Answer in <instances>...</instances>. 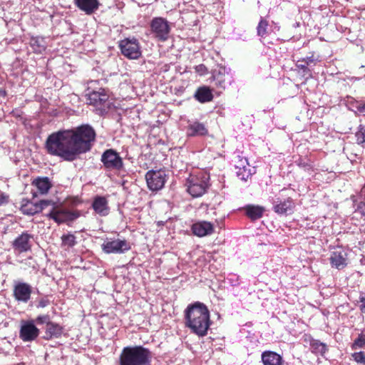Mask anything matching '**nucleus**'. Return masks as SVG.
Wrapping results in <instances>:
<instances>
[{"label":"nucleus","instance_id":"obj_5","mask_svg":"<svg viewBox=\"0 0 365 365\" xmlns=\"http://www.w3.org/2000/svg\"><path fill=\"white\" fill-rule=\"evenodd\" d=\"M86 96V101L88 104L93 106L102 114L106 111L108 108V101L109 95L107 91L103 88H98V90H93L90 91V88H88Z\"/></svg>","mask_w":365,"mask_h":365},{"label":"nucleus","instance_id":"obj_1","mask_svg":"<svg viewBox=\"0 0 365 365\" xmlns=\"http://www.w3.org/2000/svg\"><path fill=\"white\" fill-rule=\"evenodd\" d=\"M95 139L94 129L88 125H83L51 134L46 140V148L49 154L71 162L89 151Z\"/></svg>","mask_w":365,"mask_h":365},{"label":"nucleus","instance_id":"obj_46","mask_svg":"<svg viewBox=\"0 0 365 365\" xmlns=\"http://www.w3.org/2000/svg\"><path fill=\"white\" fill-rule=\"evenodd\" d=\"M48 300L41 299L38 303V306L41 307H44L48 304Z\"/></svg>","mask_w":365,"mask_h":365},{"label":"nucleus","instance_id":"obj_7","mask_svg":"<svg viewBox=\"0 0 365 365\" xmlns=\"http://www.w3.org/2000/svg\"><path fill=\"white\" fill-rule=\"evenodd\" d=\"M106 254H122L130 249V245L125 240L107 238L101 245Z\"/></svg>","mask_w":365,"mask_h":365},{"label":"nucleus","instance_id":"obj_3","mask_svg":"<svg viewBox=\"0 0 365 365\" xmlns=\"http://www.w3.org/2000/svg\"><path fill=\"white\" fill-rule=\"evenodd\" d=\"M151 352L142 346H125L120 356V365H150Z\"/></svg>","mask_w":365,"mask_h":365},{"label":"nucleus","instance_id":"obj_36","mask_svg":"<svg viewBox=\"0 0 365 365\" xmlns=\"http://www.w3.org/2000/svg\"><path fill=\"white\" fill-rule=\"evenodd\" d=\"M357 143L365 147V128H360L359 131L356 134Z\"/></svg>","mask_w":365,"mask_h":365},{"label":"nucleus","instance_id":"obj_43","mask_svg":"<svg viewBox=\"0 0 365 365\" xmlns=\"http://www.w3.org/2000/svg\"><path fill=\"white\" fill-rule=\"evenodd\" d=\"M314 59L312 56L307 57L306 58H302V62L306 63L307 66L310 65L311 63H314Z\"/></svg>","mask_w":365,"mask_h":365},{"label":"nucleus","instance_id":"obj_33","mask_svg":"<svg viewBox=\"0 0 365 365\" xmlns=\"http://www.w3.org/2000/svg\"><path fill=\"white\" fill-rule=\"evenodd\" d=\"M250 166L246 158L242 155H237L235 159V169H244L245 167Z\"/></svg>","mask_w":365,"mask_h":365},{"label":"nucleus","instance_id":"obj_34","mask_svg":"<svg viewBox=\"0 0 365 365\" xmlns=\"http://www.w3.org/2000/svg\"><path fill=\"white\" fill-rule=\"evenodd\" d=\"M365 346V334H360L352 344V349H361Z\"/></svg>","mask_w":365,"mask_h":365},{"label":"nucleus","instance_id":"obj_41","mask_svg":"<svg viewBox=\"0 0 365 365\" xmlns=\"http://www.w3.org/2000/svg\"><path fill=\"white\" fill-rule=\"evenodd\" d=\"M356 108L358 112L365 114V101L358 102Z\"/></svg>","mask_w":365,"mask_h":365},{"label":"nucleus","instance_id":"obj_9","mask_svg":"<svg viewBox=\"0 0 365 365\" xmlns=\"http://www.w3.org/2000/svg\"><path fill=\"white\" fill-rule=\"evenodd\" d=\"M101 162L107 170H119L123 168V160L113 149L106 150L101 155Z\"/></svg>","mask_w":365,"mask_h":365},{"label":"nucleus","instance_id":"obj_26","mask_svg":"<svg viewBox=\"0 0 365 365\" xmlns=\"http://www.w3.org/2000/svg\"><path fill=\"white\" fill-rule=\"evenodd\" d=\"M187 132L189 135H205L207 130L204 124L195 122L189 125Z\"/></svg>","mask_w":365,"mask_h":365},{"label":"nucleus","instance_id":"obj_10","mask_svg":"<svg viewBox=\"0 0 365 365\" xmlns=\"http://www.w3.org/2000/svg\"><path fill=\"white\" fill-rule=\"evenodd\" d=\"M40 331L33 320L22 321L19 331V337L24 342L34 341L39 335Z\"/></svg>","mask_w":365,"mask_h":365},{"label":"nucleus","instance_id":"obj_45","mask_svg":"<svg viewBox=\"0 0 365 365\" xmlns=\"http://www.w3.org/2000/svg\"><path fill=\"white\" fill-rule=\"evenodd\" d=\"M205 70H206L205 66L202 64L196 66V71L197 72L200 73L201 74H203L205 73Z\"/></svg>","mask_w":365,"mask_h":365},{"label":"nucleus","instance_id":"obj_28","mask_svg":"<svg viewBox=\"0 0 365 365\" xmlns=\"http://www.w3.org/2000/svg\"><path fill=\"white\" fill-rule=\"evenodd\" d=\"M21 210L25 215H33L41 212V207H38V203L28 202L21 206Z\"/></svg>","mask_w":365,"mask_h":365},{"label":"nucleus","instance_id":"obj_17","mask_svg":"<svg viewBox=\"0 0 365 365\" xmlns=\"http://www.w3.org/2000/svg\"><path fill=\"white\" fill-rule=\"evenodd\" d=\"M330 263L333 267L342 269L347 265V254L344 250L334 251L330 257Z\"/></svg>","mask_w":365,"mask_h":365},{"label":"nucleus","instance_id":"obj_13","mask_svg":"<svg viewBox=\"0 0 365 365\" xmlns=\"http://www.w3.org/2000/svg\"><path fill=\"white\" fill-rule=\"evenodd\" d=\"M47 217L53 219L58 224H61L69 220H73L76 215L66 210L59 208L58 206L54 210H51L46 214Z\"/></svg>","mask_w":365,"mask_h":365},{"label":"nucleus","instance_id":"obj_42","mask_svg":"<svg viewBox=\"0 0 365 365\" xmlns=\"http://www.w3.org/2000/svg\"><path fill=\"white\" fill-rule=\"evenodd\" d=\"M359 302H360V310L361 312L365 313V294H361L359 297Z\"/></svg>","mask_w":365,"mask_h":365},{"label":"nucleus","instance_id":"obj_27","mask_svg":"<svg viewBox=\"0 0 365 365\" xmlns=\"http://www.w3.org/2000/svg\"><path fill=\"white\" fill-rule=\"evenodd\" d=\"M30 46L34 52L41 53L46 49L44 40L40 37H32L30 40Z\"/></svg>","mask_w":365,"mask_h":365},{"label":"nucleus","instance_id":"obj_35","mask_svg":"<svg viewBox=\"0 0 365 365\" xmlns=\"http://www.w3.org/2000/svg\"><path fill=\"white\" fill-rule=\"evenodd\" d=\"M38 207H41V212L43 210L46 209L47 207H50V210H54L56 207V202H53L52 200H41L38 203Z\"/></svg>","mask_w":365,"mask_h":365},{"label":"nucleus","instance_id":"obj_11","mask_svg":"<svg viewBox=\"0 0 365 365\" xmlns=\"http://www.w3.org/2000/svg\"><path fill=\"white\" fill-rule=\"evenodd\" d=\"M148 187L151 190H160L165 182V173L162 170H149L145 175Z\"/></svg>","mask_w":365,"mask_h":365},{"label":"nucleus","instance_id":"obj_44","mask_svg":"<svg viewBox=\"0 0 365 365\" xmlns=\"http://www.w3.org/2000/svg\"><path fill=\"white\" fill-rule=\"evenodd\" d=\"M297 66L298 68H299L301 69H303L304 71H305L307 69V66L306 63L302 62V60H298L297 61Z\"/></svg>","mask_w":365,"mask_h":365},{"label":"nucleus","instance_id":"obj_4","mask_svg":"<svg viewBox=\"0 0 365 365\" xmlns=\"http://www.w3.org/2000/svg\"><path fill=\"white\" fill-rule=\"evenodd\" d=\"M208 182L209 175L204 172L191 175L187 179V190L193 197H201L207 191Z\"/></svg>","mask_w":365,"mask_h":365},{"label":"nucleus","instance_id":"obj_47","mask_svg":"<svg viewBox=\"0 0 365 365\" xmlns=\"http://www.w3.org/2000/svg\"><path fill=\"white\" fill-rule=\"evenodd\" d=\"M34 196H37V193H36V192H34Z\"/></svg>","mask_w":365,"mask_h":365},{"label":"nucleus","instance_id":"obj_20","mask_svg":"<svg viewBox=\"0 0 365 365\" xmlns=\"http://www.w3.org/2000/svg\"><path fill=\"white\" fill-rule=\"evenodd\" d=\"M263 365H282L283 359L281 355L272 351H265L262 354Z\"/></svg>","mask_w":365,"mask_h":365},{"label":"nucleus","instance_id":"obj_30","mask_svg":"<svg viewBox=\"0 0 365 365\" xmlns=\"http://www.w3.org/2000/svg\"><path fill=\"white\" fill-rule=\"evenodd\" d=\"M312 352L323 355L327 350V345L318 340H312L310 343Z\"/></svg>","mask_w":365,"mask_h":365},{"label":"nucleus","instance_id":"obj_12","mask_svg":"<svg viewBox=\"0 0 365 365\" xmlns=\"http://www.w3.org/2000/svg\"><path fill=\"white\" fill-rule=\"evenodd\" d=\"M13 292L17 302L27 303L31 299L32 287L26 282H17L14 284Z\"/></svg>","mask_w":365,"mask_h":365},{"label":"nucleus","instance_id":"obj_38","mask_svg":"<svg viewBox=\"0 0 365 365\" xmlns=\"http://www.w3.org/2000/svg\"><path fill=\"white\" fill-rule=\"evenodd\" d=\"M36 322L38 324H46V326L48 325V323H50V319H49V317L48 315H41V316H38L36 319Z\"/></svg>","mask_w":365,"mask_h":365},{"label":"nucleus","instance_id":"obj_16","mask_svg":"<svg viewBox=\"0 0 365 365\" xmlns=\"http://www.w3.org/2000/svg\"><path fill=\"white\" fill-rule=\"evenodd\" d=\"M192 231L196 236L205 237L213 232L214 226L210 222L200 221L192 225Z\"/></svg>","mask_w":365,"mask_h":365},{"label":"nucleus","instance_id":"obj_24","mask_svg":"<svg viewBox=\"0 0 365 365\" xmlns=\"http://www.w3.org/2000/svg\"><path fill=\"white\" fill-rule=\"evenodd\" d=\"M246 215L252 220H256L262 217L264 212V208L259 205H247L245 207Z\"/></svg>","mask_w":365,"mask_h":365},{"label":"nucleus","instance_id":"obj_23","mask_svg":"<svg viewBox=\"0 0 365 365\" xmlns=\"http://www.w3.org/2000/svg\"><path fill=\"white\" fill-rule=\"evenodd\" d=\"M33 185L36 187L37 192L40 195L46 194L51 187V183L47 177L36 178L34 180Z\"/></svg>","mask_w":365,"mask_h":365},{"label":"nucleus","instance_id":"obj_37","mask_svg":"<svg viewBox=\"0 0 365 365\" xmlns=\"http://www.w3.org/2000/svg\"><path fill=\"white\" fill-rule=\"evenodd\" d=\"M353 359L358 364H365V354L363 351L355 352L351 354Z\"/></svg>","mask_w":365,"mask_h":365},{"label":"nucleus","instance_id":"obj_39","mask_svg":"<svg viewBox=\"0 0 365 365\" xmlns=\"http://www.w3.org/2000/svg\"><path fill=\"white\" fill-rule=\"evenodd\" d=\"M356 214H359L361 215V217H363L365 220V204L361 202L355 211Z\"/></svg>","mask_w":365,"mask_h":365},{"label":"nucleus","instance_id":"obj_19","mask_svg":"<svg viewBox=\"0 0 365 365\" xmlns=\"http://www.w3.org/2000/svg\"><path fill=\"white\" fill-rule=\"evenodd\" d=\"M92 207L95 212L101 216H106L109 213L110 209L108 202L105 197H96L93 202Z\"/></svg>","mask_w":365,"mask_h":365},{"label":"nucleus","instance_id":"obj_31","mask_svg":"<svg viewBox=\"0 0 365 365\" xmlns=\"http://www.w3.org/2000/svg\"><path fill=\"white\" fill-rule=\"evenodd\" d=\"M62 246L71 248L76 244V237L73 234L63 235L61 237Z\"/></svg>","mask_w":365,"mask_h":365},{"label":"nucleus","instance_id":"obj_32","mask_svg":"<svg viewBox=\"0 0 365 365\" xmlns=\"http://www.w3.org/2000/svg\"><path fill=\"white\" fill-rule=\"evenodd\" d=\"M267 27L268 21L262 18L257 27V35L264 37L267 34Z\"/></svg>","mask_w":365,"mask_h":365},{"label":"nucleus","instance_id":"obj_8","mask_svg":"<svg viewBox=\"0 0 365 365\" xmlns=\"http://www.w3.org/2000/svg\"><path fill=\"white\" fill-rule=\"evenodd\" d=\"M152 34L159 41H165L168 38L170 27L168 21L162 17L154 18L150 24Z\"/></svg>","mask_w":365,"mask_h":365},{"label":"nucleus","instance_id":"obj_29","mask_svg":"<svg viewBox=\"0 0 365 365\" xmlns=\"http://www.w3.org/2000/svg\"><path fill=\"white\" fill-rule=\"evenodd\" d=\"M255 170L254 167L247 166L244 169H237V176L243 181H247L254 173Z\"/></svg>","mask_w":365,"mask_h":365},{"label":"nucleus","instance_id":"obj_25","mask_svg":"<svg viewBox=\"0 0 365 365\" xmlns=\"http://www.w3.org/2000/svg\"><path fill=\"white\" fill-rule=\"evenodd\" d=\"M195 97L199 102L205 103L211 101L213 96L209 88L203 86L197 89L195 94Z\"/></svg>","mask_w":365,"mask_h":365},{"label":"nucleus","instance_id":"obj_22","mask_svg":"<svg viewBox=\"0 0 365 365\" xmlns=\"http://www.w3.org/2000/svg\"><path fill=\"white\" fill-rule=\"evenodd\" d=\"M63 333V328L59 324L50 322L46 327L45 336L46 339L52 338H58Z\"/></svg>","mask_w":365,"mask_h":365},{"label":"nucleus","instance_id":"obj_18","mask_svg":"<svg viewBox=\"0 0 365 365\" xmlns=\"http://www.w3.org/2000/svg\"><path fill=\"white\" fill-rule=\"evenodd\" d=\"M77 7L85 12L87 15H91L96 11L100 6L98 0H75Z\"/></svg>","mask_w":365,"mask_h":365},{"label":"nucleus","instance_id":"obj_2","mask_svg":"<svg viewBox=\"0 0 365 365\" xmlns=\"http://www.w3.org/2000/svg\"><path fill=\"white\" fill-rule=\"evenodd\" d=\"M185 324L198 336H205L211 325L210 312L201 302L190 304L185 310Z\"/></svg>","mask_w":365,"mask_h":365},{"label":"nucleus","instance_id":"obj_21","mask_svg":"<svg viewBox=\"0 0 365 365\" xmlns=\"http://www.w3.org/2000/svg\"><path fill=\"white\" fill-rule=\"evenodd\" d=\"M215 85L217 87L225 89L227 86L231 85L233 81V77L231 73L226 72L225 69L223 68L222 71H220L215 76Z\"/></svg>","mask_w":365,"mask_h":365},{"label":"nucleus","instance_id":"obj_14","mask_svg":"<svg viewBox=\"0 0 365 365\" xmlns=\"http://www.w3.org/2000/svg\"><path fill=\"white\" fill-rule=\"evenodd\" d=\"M273 210L274 211L279 215H289L293 212L295 204L291 197L282 200L279 198H277L273 202Z\"/></svg>","mask_w":365,"mask_h":365},{"label":"nucleus","instance_id":"obj_6","mask_svg":"<svg viewBox=\"0 0 365 365\" xmlns=\"http://www.w3.org/2000/svg\"><path fill=\"white\" fill-rule=\"evenodd\" d=\"M122 54L129 59H138L141 56L138 41L135 38H125L119 42Z\"/></svg>","mask_w":365,"mask_h":365},{"label":"nucleus","instance_id":"obj_40","mask_svg":"<svg viewBox=\"0 0 365 365\" xmlns=\"http://www.w3.org/2000/svg\"><path fill=\"white\" fill-rule=\"evenodd\" d=\"M9 195L0 190V207L9 202Z\"/></svg>","mask_w":365,"mask_h":365},{"label":"nucleus","instance_id":"obj_15","mask_svg":"<svg viewBox=\"0 0 365 365\" xmlns=\"http://www.w3.org/2000/svg\"><path fill=\"white\" fill-rule=\"evenodd\" d=\"M33 236L27 232H23L17 237L12 243L14 250L19 252L29 250L31 247V239Z\"/></svg>","mask_w":365,"mask_h":365}]
</instances>
